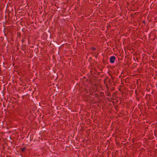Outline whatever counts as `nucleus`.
Wrapping results in <instances>:
<instances>
[{"instance_id": "1", "label": "nucleus", "mask_w": 157, "mask_h": 157, "mask_svg": "<svg viewBox=\"0 0 157 157\" xmlns=\"http://www.w3.org/2000/svg\"><path fill=\"white\" fill-rule=\"evenodd\" d=\"M115 59V57L114 56H112L110 57V61L111 63H113L114 62V61Z\"/></svg>"}, {"instance_id": "2", "label": "nucleus", "mask_w": 157, "mask_h": 157, "mask_svg": "<svg viewBox=\"0 0 157 157\" xmlns=\"http://www.w3.org/2000/svg\"><path fill=\"white\" fill-rule=\"evenodd\" d=\"M92 50H93L94 51V50H95V49H96V48H94V47H93V48H92Z\"/></svg>"}, {"instance_id": "3", "label": "nucleus", "mask_w": 157, "mask_h": 157, "mask_svg": "<svg viewBox=\"0 0 157 157\" xmlns=\"http://www.w3.org/2000/svg\"><path fill=\"white\" fill-rule=\"evenodd\" d=\"M24 149H23L22 150V151H23L24 150Z\"/></svg>"}]
</instances>
